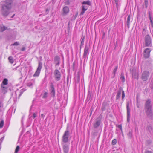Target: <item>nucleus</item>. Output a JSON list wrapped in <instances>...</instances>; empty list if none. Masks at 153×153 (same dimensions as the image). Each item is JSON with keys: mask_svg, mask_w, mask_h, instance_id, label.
<instances>
[{"mask_svg": "<svg viewBox=\"0 0 153 153\" xmlns=\"http://www.w3.org/2000/svg\"><path fill=\"white\" fill-rule=\"evenodd\" d=\"M13 1L12 0H5L4 4L3 6L1 11L2 14L3 16L6 17L10 13V10L11 9Z\"/></svg>", "mask_w": 153, "mask_h": 153, "instance_id": "obj_1", "label": "nucleus"}, {"mask_svg": "<svg viewBox=\"0 0 153 153\" xmlns=\"http://www.w3.org/2000/svg\"><path fill=\"white\" fill-rule=\"evenodd\" d=\"M149 75V73L148 71H144L142 73L141 78L143 81H146L148 79Z\"/></svg>", "mask_w": 153, "mask_h": 153, "instance_id": "obj_2", "label": "nucleus"}, {"mask_svg": "<svg viewBox=\"0 0 153 153\" xmlns=\"http://www.w3.org/2000/svg\"><path fill=\"white\" fill-rule=\"evenodd\" d=\"M145 45L149 46L151 45L152 39L150 36L149 35H146L144 38Z\"/></svg>", "mask_w": 153, "mask_h": 153, "instance_id": "obj_3", "label": "nucleus"}, {"mask_svg": "<svg viewBox=\"0 0 153 153\" xmlns=\"http://www.w3.org/2000/svg\"><path fill=\"white\" fill-rule=\"evenodd\" d=\"M69 136V131L67 130L64 132L62 137V141L64 143H67L68 141V137Z\"/></svg>", "mask_w": 153, "mask_h": 153, "instance_id": "obj_4", "label": "nucleus"}, {"mask_svg": "<svg viewBox=\"0 0 153 153\" xmlns=\"http://www.w3.org/2000/svg\"><path fill=\"white\" fill-rule=\"evenodd\" d=\"M56 80H59L60 79L61 74L60 72L58 70L56 69L54 73Z\"/></svg>", "mask_w": 153, "mask_h": 153, "instance_id": "obj_5", "label": "nucleus"}, {"mask_svg": "<svg viewBox=\"0 0 153 153\" xmlns=\"http://www.w3.org/2000/svg\"><path fill=\"white\" fill-rule=\"evenodd\" d=\"M151 50L149 48L146 49L144 52L143 56L145 58H148L149 57Z\"/></svg>", "mask_w": 153, "mask_h": 153, "instance_id": "obj_6", "label": "nucleus"}, {"mask_svg": "<svg viewBox=\"0 0 153 153\" xmlns=\"http://www.w3.org/2000/svg\"><path fill=\"white\" fill-rule=\"evenodd\" d=\"M42 68V63L41 62H39V65L38 67L37 68V70L34 74V76H38L39 75L40 71Z\"/></svg>", "mask_w": 153, "mask_h": 153, "instance_id": "obj_7", "label": "nucleus"}, {"mask_svg": "<svg viewBox=\"0 0 153 153\" xmlns=\"http://www.w3.org/2000/svg\"><path fill=\"white\" fill-rule=\"evenodd\" d=\"M152 108L151 101L149 100H147L145 103V109Z\"/></svg>", "mask_w": 153, "mask_h": 153, "instance_id": "obj_8", "label": "nucleus"}, {"mask_svg": "<svg viewBox=\"0 0 153 153\" xmlns=\"http://www.w3.org/2000/svg\"><path fill=\"white\" fill-rule=\"evenodd\" d=\"M89 48L87 46H85L84 50V53L83 57L85 58L87 57V56L89 54Z\"/></svg>", "mask_w": 153, "mask_h": 153, "instance_id": "obj_9", "label": "nucleus"}, {"mask_svg": "<svg viewBox=\"0 0 153 153\" xmlns=\"http://www.w3.org/2000/svg\"><path fill=\"white\" fill-rule=\"evenodd\" d=\"M145 111L148 117H152V108L145 109Z\"/></svg>", "mask_w": 153, "mask_h": 153, "instance_id": "obj_10", "label": "nucleus"}, {"mask_svg": "<svg viewBox=\"0 0 153 153\" xmlns=\"http://www.w3.org/2000/svg\"><path fill=\"white\" fill-rule=\"evenodd\" d=\"M51 95L54 97L55 95V90L53 85L52 84H51Z\"/></svg>", "mask_w": 153, "mask_h": 153, "instance_id": "obj_11", "label": "nucleus"}, {"mask_svg": "<svg viewBox=\"0 0 153 153\" xmlns=\"http://www.w3.org/2000/svg\"><path fill=\"white\" fill-rule=\"evenodd\" d=\"M69 145L65 144L63 146V150L64 153H68L69 151Z\"/></svg>", "mask_w": 153, "mask_h": 153, "instance_id": "obj_12", "label": "nucleus"}, {"mask_svg": "<svg viewBox=\"0 0 153 153\" xmlns=\"http://www.w3.org/2000/svg\"><path fill=\"white\" fill-rule=\"evenodd\" d=\"M88 7V6L82 5V11L80 13V15H83L84 13L87 10Z\"/></svg>", "mask_w": 153, "mask_h": 153, "instance_id": "obj_13", "label": "nucleus"}, {"mask_svg": "<svg viewBox=\"0 0 153 153\" xmlns=\"http://www.w3.org/2000/svg\"><path fill=\"white\" fill-rule=\"evenodd\" d=\"M122 91V88L121 87H120L119 88V90L117 92V94L116 99L118 100L120 99L121 94Z\"/></svg>", "mask_w": 153, "mask_h": 153, "instance_id": "obj_14", "label": "nucleus"}, {"mask_svg": "<svg viewBox=\"0 0 153 153\" xmlns=\"http://www.w3.org/2000/svg\"><path fill=\"white\" fill-rule=\"evenodd\" d=\"M127 120L128 122L129 120V118L130 117V109L129 107V102H127Z\"/></svg>", "mask_w": 153, "mask_h": 153, "instance_id": "obj_15", "label": "nucleus"}, {"mask_svg": "<svg viewBox=\"0 0 153 153\" xmlns=\"http://www.w3.org/2000/svg\"><path fill=\"white\" fill-rule=\"evenodd\" d=\"M69 12V9L67 6L64 7L63 9V14L65 15L67 14Z\"/></svg>", "mask_w": 153, "mask_h": 153, "instance_id": "obj_16", "label": "nucleus"}, {"mask_svg": "<svg viewBox=\"0 0 153 153\" xmlns=\"http://www.w3.org/2000/svg\"><path fill=\"white\" fill-rule=\"evenodd\" d=\"M152 13L150 12H149V15L148 17L150 21L151 25L153 28V22L152 21L153 18L152 17Z\"/></svg>", "mask_w": 153, "mask_h": 153, "instance_id": "obj_17", "label": "nucleus"}, {"mask_svg": "<svg viewBox=\"0 0 153 153\" xmlns=\"http://www.w3.org/2000/svg\"><path fill=\"white\" fill-rule=\"evenodd\" d=\"M60 58L59 57L56 56L55 57L54 60L56 65H58L59 63Z\"/></svg>", "mask_w": 153, "mask_h": 153, "instance_id": "obj_18", "label": "nucleus"}, {"mask_svg": "<svg viewBox=\"0 0 153 153\" xmlns=\"http://www.w3.org/2000/svg\"><path fill=\"white\" fill-rule=\"evenodd\" d=\"M7 29V27L4 26L3 25H0V32H3Z\"/></svg>", "mask_w": 153, "mask_h": 153, "instance_id": "obj_19", "label": "nucleus"}, {"mask_svg": "<svg viewBox=\"0 0 153 153\" xmlns=\"http://www.w3.org/2000/svg\"><path fill=\"white\" fill-rule=\"evenodd\" d=\"M100 120H99L97 121L96 123L94 124V127L95 128H96L98 127L99 125H100Z\"/></svg>", "mask_w": 153, "mask_h": 153, "instance_id": "obj_20", "label": "nucleus"}, {"mask_svg": "<svg viewBox=\"0 0 153 153\" xmlns=\"http://www.w3.org/2000/svg\"><path fill=\"white\" fill-rule=\"evenodd\" d=\"M132 77L134 79H136L137 76V73L135 70L133 71L132 74Z\"/></svg>", "mask_w": 153, "mask_h": 153, "instance_id": "obj_21", "label": "nucleus"}, {"mask_svg": "<svg viewBox=\"0 0 153 153\" xmlns=\"http://www.w3.org/2000/svg\"><path fill=\"white\" fill-rule=\"evenodd\" d=\"M130 18V15H129L128 17L127 18V21H126L127 25L128 27V28H129V27Z\"/></svg>", "mask_w": 153, "mask_h": 153, "instance_id": "obj_22", "label": "nucleus"}, {"mask_svg": "<svg viewBox=\"0 0 153 153\" xmlns=\"http://www.w3.org/2000/svg\"><path fill=\"white\" fill-rule=\"evenodd\" d=\"M4 85L1 84V89L3 91H6L7 88L4 86Z\"/></svg>", "mask_w": 153, "mask_h": 153, "instance_id": "obj_23", "label": "nucleus"}, {"mask_svg": "<svg viewBox=\"0 0 153 153\" xmlns=\"http://www.w3.org/2000/svg\"><path fill=\"white\" fill-rule=\"evenodd\" d=\"M8 84V80L7 79H4L3 80L2 83L1 84H3V85H6Z\"/></svg>", "mask_w": 153, "mask_h": 153, "instance_id": "obj_24", "label": "nucleus"}, {"mask_svg": "<svg viewBox=\"0 0 153 153\" xmlns=\"http://www.w3.org/2000/svg\"><path fill=\"white\" fill-rule=\"evenodd\" d=\"M42 95V97L43 98L45 99L47 98L48 96V93L46 92H44Z\"/></svg>", "mask_w": 153, "mask_h": 153, "instance_id": "obj_25", "label": "nucleus"}, {"mask_svg": "<svg viewBox=\"0 0 153 153\" xmlns=\"http://www.w3.org/2000/svg\"><path fill=\"white\" fill-rule=\"evenodd\" d=\"M9 62L11 64L13 63L14 62V60L12 56H10L8 58Z\"/></svg>", "mask_w": 153, "mask_h": 153, "instance_id": "obj_26", "label": "nucleus"}, {"mask_svg": "<svg viewBox=\"0 0 153 153\" xmlns=\"http://www.w3.org/2000/svg\"><path fill=\"white\" fill-rule=\"evenodd\" d=\"M121 77L120 79H121V80L122 81V82H124L125 81V79L124 78V76L123 75V74L122 73L121 74Z\"/></svg>", "mask_w": 153, "mask_h": 153, "instance_id": "obj_27", "label": "nucleus"}, {"mask_svg": "<svg viewBox=\"0 0 153 153\" xmlns=\"http://www.w3.org/2000/svg\"><path fill=\"white\" fill-rule=\"evenodd\" d=\"M82 4H87L88 5H90V2L89 1H84L83 2Z\"/></svg>", "mask_w": 153, "mask_h": 153, "instance_id": "obj_28", "label": "nucleus"}, {"mask_svg": "<svg viewBox=\"0 0 153 153\" xmlns=\"http://www.w3.org/2000/svg\"><path fill=\"white\" fill-rule=\"evenodd\" d=\"M4 124V121L2 120L1 121L0 123V128H2Z\"/></svg>", "mask_w": 153, "mask_h": 153, "instance_id": "obj_29", "label": "nucleus"}, {"mask_svg": "<svg viewBox=\"0 0 153 153\" xmlns=\"http://www.w3.org/2000/svg\"><path fill=\"white\" fill-rule=\"evenodd\" d=\"M19 148L20 147L19 146H17L16 149L15 153H17L19 149Z\"/></svg>", "mask_w": 153, "mask_h": 153, "instance_id": "obj_30", "label": "nucleus"}, {"mask_svg": "<svg viewBox=\"0 0 153 153\" xmlns=\"http://www.w3.org/2000/svg\"><path fill=\"white\" fill-rule=\"evenodd\" d=\"M117 142V140L115 139H114L112 142V145H115Z\"/></svg>", "mask_w": 153, "mask_h": 153, "instance_id": "obj_31", "label": "nucleus"}, {"mask_svg": "<svg viewBox=\"0 0 153 153\" xmlns=\"http://www.w3.org/2000/svg\"><path fill=\"white\" fill-rule=\"evenodd\" d=\"M84 39H85V37H84L82 39V41H81V46H83L84 45Z\"/></svg>", "mask_w": 153, "mask_h": 153, "instance_id": "obj_32", "label": "nucleus"}, {"mask_svg": "<svg viewBox=\"0 0 153 153\" xmlns=\"http://www.w3.org/2000/svg\"><path fill=\"white\" fill-rule=\"evenodd\" d=\"M128 137L131 138L132 136V133L131 131H129L128 134Z\"/></svg>", "mask_w": 153, "mask_h": 153, "instance_id": "obj_33", "label": "nucleus"}, {"mask_svg": "<svg viewBox=\"0 0 153 153\" xmlns=\"http://www.w3.org/2000/svg\"><path fill=\"white\" fill-rule=\"evenodd\" d=\"M116 4L117 7L119 5V0H114Z\"/></svg>", "mask_w": 153, "mask_h": 153, "instance_id": "obj_34", "label": "nucleus"}, {"mask_svg": "<svg viewBox=\"0 0 153 153\" xmlns=\"http://www.w3.org/2000/svg\"><path fill=\"white\" fill-rule=\"evenodd\" d=\"M122 99H123L125 97V93L122 90Z\"/></svg>", "mask_w": 153, "mask_h": 153, "instance_id": "obj_35", "label": "nucleus"}, {"mask_svg": "<svg viewBox=\"0 0 153 153\" xmlns=\"http://www.w3.org/2000/svg\"><path fill=\"white\" fill-rule=\"evenodd\" d=\"M19 45V43L18 42H15L14 44L12 45Z\"/></svg>", "mask_w": 153, "mask_h": 153, "instance_id": "obj_36", "label": "nucleus"}, {"mask_svg": "<svg viewBox=\"0 0 153 153\" xmlns=\"http://www.w3.org/2000/svg\"><path fill=\"white\" fill-rule=\"evenodd\" d=\"M117 68V66H116L113 71V73L115 75Z\"/></svg>", "mask_w": 153, "mask_h": 153, "instance_id": "obj_37", "label": "nucleus"}, {"mask_svg": "<svg viewBox=\"0 0 153 153\" xmlns=\"http://www.w3.org/2000/svg\"><path fill=\"white\" fill-rule=\"evenodd\" d=\"M37 116V113H33V118H35Z\"/></svg>", "mask_w": 153, "mask_h": 153, "instance_id": "obj_38", "label": "nucleus"}, {"mask_svg": "<svg viewBox=\"0 0 153 153\" xmlns=\"http://www.w3.org/2000/svg\"><path fill=\"white\" fill-rule=\"evenodd\" d=\"M118 127L121 130V131H122V126L121 125H119L118 126Z\"/></svg>", "mask_w": 153, "mask_h": 153, "instance_id": "obj_39", "label": "nucleus"}, {"mask_svg": "<svg viewBox=\"0 0 153 153\" xmlns=\"http://www.w3.org/2000/svg\"><path fill=\"white\" fill-rule=\"evenodd\" d=\"M27 85L28 86H30L32 85V83L31 82H29L27 83Z\"/></svg>", "mask_w": 153, "mask_h": 153, "instance_id": "obj_40", "label": "nucleus"}, {"mask_svg": "<svg viewBox=\"0 0 153 153\" xmlns=\"http://www.w3.org/2000/svg\"><path fill=\"white\" fill-rule=\"evenodd\" d=\"M44 115L43 114H41L40 117L42 118L43 119H44Z\"/></svg>", "mask_w": 153, "mask_h": 153, "instance_id": "obj_41", "label": "nucleus"}, {"mask_svg": "<svg viewBox=\"0 0 153 153\" xmlns=\"http://www.w3.org/2000/svg\"><path fill=\"white\" fill-rule=\"evenodd\" d=\"M145 153H153L152 152L149 151H146L145 152Z\"/></svg>", "mask_w": 153, "mask_h": 153, "instance_id": "obj_42", "label": "nucleus"}, {"mask_svg": "<svg viewBox=\"0 0 153 153\" xmlns=\"http://www.w3.org/2000/svg\"><path fill=\"white\" fill-rule=\"evenodd\" d=\"M3 105L2 103L0 102V108H1L2 107H3Z\"/></svg>", "mask_w": 153, "mask_h": 153, "instance_id": "obj_43", "label": "nucleus"}, {"mask_svg": "<svg viewBox=\"0 0 153 153\" xmlns=\"http://www.w3.org/2000/svg\"><path fill=\"white\" fill-rule=\"evenodd\" d=\"M25 47H23L22 49H21V50L22 51H24L25 50Z\"/></svg>", "mask_w": 153, "mask_h": 153, "instance_id": "obj_44", "label": "nucleus"}, {"mask_svg": "<svg viewBox=\"0 0 153 153\" xmlns=\"http://www.w3.org/2000/svg\"><path fill=\"white\" fill-rule=\"evenodd\" d=\"M147 0H145V3H146V4H147V3H148Z\"/></svg>", "mask_w": 153, "mask_h": 153, "instance_id": "obj_45", "label": "nucleus"}, {"mask_svg": "<svg viewBox=\"0 0 153 153\" xmlns=\"http://www.w3.org/2000/svg\"><path fill=\"white\" fill-rule=\"evenodd\" d=\"M15 15V14H13V15L12 16L11 18H12L13 17H14V16Z\"/></svg>", "mask_w": 153, "mask_h": 153, "instance_id": "obj_46", "label": "nucleus"}, {"mask_svg": "<svg viewBox=\"0 0 153 153\" xmlns=\"http://www.w3.org/2000/svg\"><path fill=\"white\" fill-rule=\"evenodd\" d=\"M146 7H147V6H146Z\"/></svg>", "mask_w": 153, "mask_h": 153, "instance_id": "obj_47", "label": "nucleus"}]
</instances>
